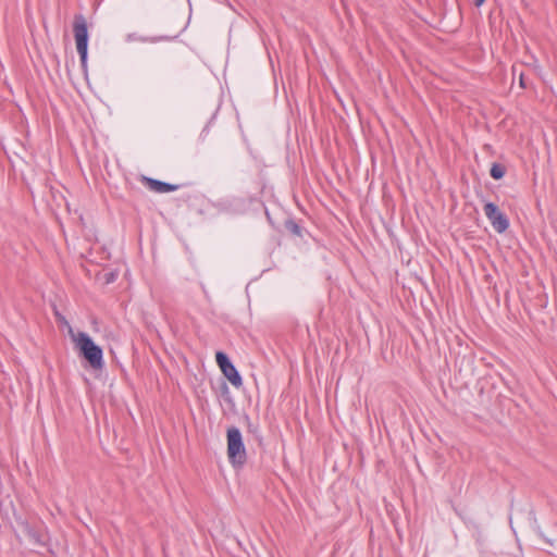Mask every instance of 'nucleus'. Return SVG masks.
I'll list each match as a JSON object with an SVG mask.
<instances>
[{
  "mask_svg": "<svg viewBox=\"0 0 557 557\" xmlns=\"http://www.w3.org/2000/svg\"><path fill=\"white\" fill-rule=\"evenodd\" d=\"M125 40L127 42H132V41H136V40H139V41H147V39L138 36L137 34H127L126 37H125Z\"/></svg>",
  "mask_w": 557,
  "mask_h": 557,
  "instance_id": "9",
  "label": "nucleus"
},
{
  "mask_svg": "<svg viewBox=\"0 0 557 557\" xmlns=\"http://www.w3.org/2000/svg\"><path fill=\"white\" fill-rule=\"evenodd\" d=\"M483 210L496 232L504 233L509 227L508 219L495 203L486 202Z\"/></svg>",
  "mask_w": 557,
  "mask_h": 557,
  "instance_id": "4",
  "label": "nucleus"
},
{
  "mask_svg": "<svg viewBox=\"0 0 557 557\" xmlns=\"http://www.w3.org/2000/svg\"><path fill=\"white\" fill-rule=\"evenodd\" d=\"M519 82H520V86L522 88H525L527 87V84H525V79H524V76L523 74L521 73L520 76H519Z\"/></svg>",
  "mask_w": 557,
  "mask_h": 557,
  "instance_id": "10",
  "label": "nucleus"
},
{
  "mask_svg": "<svg viewBox=\"0 0 557 557\" xmlns=\"http://www.w3.org/2000/svg\"><path fill=\"white\" fill-rule=\"evenodd\" d=\"M222 373L224 376L230 381V383L235 387H240L243 385V380L237 371V369L234 367V364L230 366L227 369L223 370Z\"/></svg>",
  "mask_w": 557,
  "mask_h": 557,
  "instance_id": "5",
  "label": "nucleus"
},
{
  "mask_svg": "<svg viewBox=\"0 0 557 557\" xmlns=\"http://www.w3.org/2000/svg\"><path fill=\"white\" fill-rule=\"evenodd\" d=\"M490 174L493 178L500 180L505 175V169L502 165L494 163L491 168Z\"/></svg>",
  "mask_w": 557,
  "mask_h": 557,
  "instance_id": "8",
  "label": "nucleus"
},
{
  "mask_svg": "<svg viewBox=\"0 0 557 557\" xmlns=\"http://www.w3.org/2000/svg\"><path fill=\"white\" fill-rule=\"evenodd\" d=\"M485 0H475V5L481 7L484 3Z\"/></svg>",
  "mask_w": 557,
  "mask_h": 557,
  "instance_id": "11",
  "label": "nucleus"
},
{
  "mask_svg": "<svg viewBox=\"0 0 557 557\" xmlns=\"http://www.w3.org/2000/svg\"><path fill=\"white\" fill-rule=\"evenodd\" d=\"M215 360H216V363L219 364L221 371L227 369L230 366L233 364L231 362V360L228 359V357L222 351L216 352Z\"/></svg>",
  "mask_w": 557,
  "mask_h": 557,
  "instance_id": "7",
  "label": "nucleus"
},
{
  "mask_svg": "<svg viewBox=\"0 0 557 557\" xmlns=\"http://www.w3.org/2000/svg\"><path fill=\"white\" fill-rule=\"evenodd\" d=\"M149 186L153 191L160 193V194L170 193V191H174L177 189L176 185H172V184L161 182L158 180H152V178L149 180Z\"/></svg>",
  "mask_w": 557,
  "mask_h": 557,
  "instance_id": "6",
  "label": "nucleus"
},
{
  "mask_svg": "<svg viewBox=\"0 0 557 557\" xmlns=\"http://www.w3.org/2000/svg\"><path fill=\"white\" fill-rule=\"evenodd\" d=\"M73 342L91 368L98 370L103 367V352L92 338L85 332L74 334L70 331Z\"/></svg>",
  "mask_w": 557,
  "mask_h": 557,
  "instance_id": "1",
  "label": "nucleus"
},
{
  "mask_svg": "<svg viewBox=\"0 0 557 557\" xmlns=\"http://www.w3.org/2000/svg\"><path fill=\"white\" fill-rule=\"evenodd\" d=\"M73 32L76 41V50L79 54L82 65H86L88 53V28L86 18L78 14L74 18Z\"/></svg>",
  "mask_w": 557,
  "mask_h": 557,
  "instance_id": "3",
  "label": "nucleus"
},
{
  "mask_svg": "<svg viewBox=\"0 0 557 557\" xmlns=\"http://www.w3.org/2000/svg\"><path fill=\"white\" fill-rule=\"evenodd\" d=\"M227 457L233 466H243L247 454L239 429L232 426L227 430Z\"/></svg>",
  "mask_w": 557,
  "mask_h": 557,
  "instance_id": "2",
  "label": "nucleus"
}]
</instances>
